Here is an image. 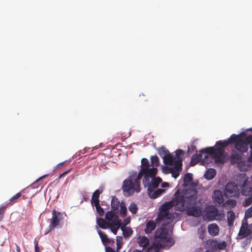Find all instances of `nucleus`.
I'll return each instance as SVG.
<instances>
[{
    "label": "nucleus",
    "mask_w": 252,
    "mask_h": 252,
    "mask_svg": "<svg viewBox=\"0 0 252 252\" xmlns=\"http://www.w3.org/2000/svg\"><path fill=\"white\" fill-rule=\"evenodd\" d=\"M141 162V169L139 173L134 171L130 172L128 178L123 182L122 189L126 196H129L135 192L140 191L141 179L143 175L148 173L151 169L148 159L143 158Z\"/></svg>",
    "instance_id": "nucleus-1"
},
{
    "label": "nucleus",
    "mask_w": 252,
    "mask_h": 252,
    "mask_svg": "<svg viewBox=\"0 0 252 252\" xmlns=\"http://www.w3.org/2000/svg\"><path fill=\"white\" fill-rule=\"evenodd\" d=\"M239 135L232 134L227 140H220L216 143L214 147H209L202 149L200 152L205 153V158L214 160L217 164H223L226 159L227 153L224 152V148L232 143V139H236Z\"/></svg>",
    "instance_id": "nucleus-2"
},
{
    "label": "nucleus",
    "mask_w": 252,
    "mask_h": 252,
    "mask_svg": "<svg viewBox=\"0 0 252 252\" xmlns=\"http://www.w3.org/2000/svg\"><path fill=\"white\" fill-rule=\"evenodd\" d=\"M157 171V168L151 167L148 173L143 175V186L147 189L148 196L152 199L158 197L166 191L165 189H158L162 179L159 177H156Z\"/></svg>",
    "instance_id": "nucleus-3"
},
{
    "label": "nucleus",
    "mask_w": 252,
    "mask_h": 252,
    "mask_svg": "<svg viewBox=\"0 0 252 252\" xmlns=\"http://www.w3.org/2000/svg\"><path fill=\"white\" fill-rule=\"evenodd\" d=\"M198 191L194 186L189 187L175 194L176 201L179 206V210L183 211L186 208L195 205L198 201Z\"/></svg>",
    "instance_id": "nucleus-4"
},
{
    "label": "nucleus",
    "mask_w": 252,
    "mask_h": 252,
    "mask_svg": "<svg viewBox=\"0 0 252 252\" xmlns=\"http://www.w3.org/2000/svg\"><path fill=\"white\" fill-rule=\"evenodd\" d=\"M158 154L162 158L164 164H173L179 168L182 166V155H184L185 152L183 150L178 149L175 151V155L170 154L168 150L164 146L158 149Z\"/></svg>",
    "instance_id": "nucleus-5"
},
{
    "label": "nucleus",
    "mask_w": 252,
    "mask_h": 252,
    "mask_svg": "<svg viewBox=\"0 0 252 252\" xmlns=\"http://www.w3.org/2000/svg\"><path fill=\"white\" fill-rule=\"evenodd\" d=\"M161 227L156 230L155 237L156 239L160 240L163 248L168 249L175 243L174 239L169 235V232L172 229L168 228L165 224H161Z\"/></svg>",
    "instance_id": "nucleus-6"
},
{
    "label": "nucleus",
    "mask_w": 252,
    "mask_h": 252,
    "mask_svg": "<svg viewBox=\"0 0 252 252\" xmlns=\"http://www.w3.org/2000/svg\"><path fill=\"white\" fill-rule=\"evenodd\" d=\"M204 217L209 221L221 220L224 217L222 211H219L216 206L210 205L206 206L204 210Z\"/></svg>",
    "instance_id": "nucleus-7"
},
{
    "label": "nucleus",
    "mask_w": 252,
    "mask_h": 252,
    "mask_svg": "<svg viewBox=\"0 0 252 252\" xmlns=\"http://www.w3.org/2000/svg\"><path fill=\"white\" fill-rule=\"evenodd\" d=\"M176 216V213L171 211L167 213H159L156 220L158 223L165 224L168 228L172 229L171 222L174 220Z\"/></svg>",
    "instance_id": "nucleus-8"
},
{
    "label": "nucleus",
    "mask_w": 252,
    "mask_h": 252,
    "mask_svg": "<svg viewBox=\"0 0 252 252\" xmlns=\"http://www.w3.org/2000/svg\"><path fill=\"white\" fill-rule=\"evenodd\" d=\"M236 139H232V144L234 140H236L235 143V148L240 153H244L248 151L249 148L248 146V143L246 141V134L245 132H242Z\"/></svg>",
    "instance_id": "nucleus-9"
},
{
    "label": "nucleus",
    "mask_w": 252,
    "mask_h": 252,
    "mask_svg": "<svg viewBox=\"0 0 252 252\" xmlns=\"http://www.w3.org/2000/svg\"><path fill=\"white\" fill-rule=\"evenodd\" d=\"M241 178L244 180L241 187V193L243 195H252V178L243 175Z\"/></svg>",
    "instance_id": "nucleus-10"
},
{
    "label": "nucleus",
    "mask_w": 252,
    "mask_h": 252,
    "mask_svg": "<svg viewBox=\"0 0 252 252\" xmlns=\"http://www.w3.org/2000/svg\"><path fill=\"white\" fill-rule=\"evenodd\" d=\"M62 219V214L60 212H57L55 210H54L52 212V217L50 220L49 229L46 232V234L53 230L55 227H61L60 222Z\"/></svg>",
    "instance_id": "nucleus-11"
},
{
    "label": "nucleus",
    "mask_w": 252,
    "mask_h": 252,
    "mask_svg": "<svg viewBox=\"0 0 252 252\" xmlns=\"http://www.w3.org/2000/svg\"><path fill=\"white\" fill-rule=\"evenodd\" d=\"M200 152V151H199ZM205 153L200 152L199 154H193L191 157V159L190 162V165L193 166L199 161H201V164L203 165H207L210 162L211 160L208 159V158H205Z\"/></svg>",
    "instance_id": "nucleus-12"
},
{
    "label": "nucleus",
    "mask_w": 252,
    "mask_h": 252,
    "mask_svg": "<svg viewBox=\"0 0 252 252\" xmlns=\"http://www.w3.org/2000/svg\"><path fill=\"white\" fill-rule=\"evenodd\" d=\"M105 219L110 225H120L121 224V220L119 219V217L112 211H108L105 215Z\"/></svg>",
    "instance_id": "nucleus-13"
},
{
    "label": "nucleus",
    "mask_w": 252,
    "mask_h": 252,
    "mask_svg": "<svg viewBox=\"0 0 252 252\" xmlns=\"http://www.w3.org/2000/svg\"><path fill=\"white\" fill-rule=\"evenodd\" d=\"M225 191L231 196H235L239 194L238 187L234 183H227L225 187Z\"/></svg>",
    "instance_id": "nucleus-14"
},
{
    "label": "nucleus",
    "mask_w": 252,
    "mask_h": 252,
    "mask_svg": "<svg viewBox=\"0 0 252 252\" xmlns=\"http://www.w3.org/2000/svg\"><path fill=\"white\" fill-rule=\"evenodd\" d=\"M176 201V200L174 197L171 201L169 202H165L162 204V205L159 208V213H163V212L164 213H167L168 212H170V208L172 206H175V208H177L179 210V206L177 202Z\"/></svg>",
    "instance_id": "nucleus-15"
},
{
    "label": "nucleus",
    "mask_w": 252,
    "mask_h": 252,
    "mask_svg": "<svg viewBox=\"0 0 252 252\" xmlns=\"http://www.w3.org/2000/svg\"><path fill=\"white\" fill-rule=\"evenodd\" d=\"M176 201V200L174 197L171 201L169 202H165L162 204V205L159 208V213H163V212L164 213H167L168 212H170V208L172 206H175V208H177L179 210V206L177 202Z\"/></svg>",
    "instance_id": "nucleus-16"
},
{
    "label": "nucleus",
    "mask_w": 252,
    "mask_h": 252,
    "mask_svg": "<svg viewBox=\"0 0 252 252\" xmlns=\"http://www.w3.org/2000/svg\"><path fill=\"white\" fill-rule=\"evenodd\" d=\"M252 233V224H250L249 226H241L238 236L240 239L244 238Z\"/></svg>",
    "instance_id": "nucleus-17"
},
{
    "label": "nucleus",
    "mask_w": 252,
    "mask_h": 252,
    "mask_svg": "<svg viewBox=\"0 0 252 252\" xmlns=\"http://www.w3.org/2000/svg\"><path fill=\"white\" fill-rule=\"evenodd\" d=\"M212 197L216 205H220L223 203L224 199L222 193L219 190H216L214 191Z\"/></svg>",
    "instance_id": "nucleus-18"
},
{
    "label": "nucleus",
    "mask_w": 252,
    "mask_h": 252,
    "mask_svg": "<svg viewBox=\"0 0 252 252\" xmlns=\"http://www.w3.org/2000/svg\"><path fill=\"white\" fill-rule=\"evenodd\" d=\"M104 189L103 186H100L99 189H96L93 193L91 199V203L93 206L94 204L99 203V197L100 193H101Z\"/></svg>",
    "instance_id": "nucleus-19"
},
{
    "label": "nucleus",
    "mask_w": 252,
    "mask_h": 252,
    "mask_svg": "<svg viewBox=\"0 0 252 252\" xmlns=\"http://www.w3.org/2000/svg\"><path fill=\"white\" fill-rule=\"evenodd\" d=\"M183 186L185 187H187L188 186H194L195 187H196V184L193 183V182L192 174L190 173H187L185 175L184 178Z\"/></svg>",
    "instance_id": "nucleus-20"
},
{
    "label": "nucleus",
    "mask_w": 252,
    "mask_h": 252,
    "mask_svg": "<svg viewBox=\"0 0 252 252\" xmlns=\"http://www.w3.org/2000/svg\"><path fill=\"white\" fill-rule=\"evenodd\" d=\"M185 209L188 210V214L189 216L199 217L201 215V210L200 207L193 205Z\"/></svg>",
    "instance_id": "nucleus-21"
},
{
    "label": "nucleus",
    "mask_w": 252,
    "mask_h": 252,
    "mask_svg": "<svg viewBox=\"0 0 252 252\" xmlns=\"http://www.w3.org/2000/svg\"><path fill=\"white\" fill-rule=\"evenodd\" d=\"M217 174L216 170L212 168L208 169L204 174V177L207 180L213 179Z\"/></svg>",
    "instance_id": "nucleus-22"
},
{
    "label": "nucleus",
    "mask_w": 252,
    "mask_h": 252,
    "mask_svg": "<svg viewBox=\"0 0 252 252\" xmlns=\"http://www.w3.org/2000/svg\"><path fill=\"white\" fill-rule=\"evenodd\" d=\"M208 232L212 236H216L219 234V227L216 223L211 224L208 225Z\"/></svg>",
    "instance_id": "nucleus-23"
},
{
    "label": "nucleus",
    "mask_w": 252,
    "mask_h": 252,
    "mask_svg": "<svg viewBox=\"0 0 252 252\" xmlns=\"http://www.w3.org/2000/svg\"><path fill=\"white\" fill-rule=\"evenodd\" d=\"M161 248H163V246L161 243H154L148 248L147 252H158Z\"/></svg>",
    "instance_id": "nucleus-24"
},
{
    "label": "nucleus",
    "mask_w": 252,
    "mask_h": 252,
    "mask_svg": "<svg viewBox=\"0 0 252 252\" xmlns=\"http://www.w3.org/2000/svg\"><path fill=\"white\" fill-rule=\"evenodd\" d=\"M137 240L140 247H146L149 244V240L146 236H139Z\"/></svg>",
    "instance_id": "nucleus-25"
},
{
    "label": "nucleus",
    "mask_w": 252,
    "mask_h": 252,
    "mask_svg": "<svg viewBox=\"0 0 252 252\" xmlns=\"http://www.w3.org/2000/svg\"><path fill=\"white\" fill-rule=\"evenodd\" d=\"M156 226V223L152 220H149L146 223V228L145 229V232L146 234L151 233L154 230Z\"/></svg>",
    "instance_id": "nucleus-26"
},
{
    "label": "nucleus",
    "mask_w": 252,
    "mask_h": 252,
    "mask_svg": "<svg viewBox=\"0 0 252 252\" xmlns=\"http://www.w3.org/2000/svg\"><path fill=\"white\" fill-rule=\"evenodd\" d=\"M97 224L99 227L105 229L110 227V224L102 218L97 219Z\"/></svg>",
    "instance_id": "nucleus-27"
},
{
    "label": "nucleus",
    "mask_w": 252,
    "mask_h": 252,
    "mask_svg": "<svg viewBox=\"0 0 252 252\" xmlns=\"http://www.w3.org/2000/svg\"><path fill=\"white\" fill-rule=\"evenodd\" d=\"M169 165L173 166V170L172 172H171L170 173H171L172 177H173L175 179H176L179 176V172L180 170L182 169V166H181V167L178 168L176 166L175 164Z\"/></svg>",
    "instance_id": "nucleus-28"
},
{
    "label": "nucleus",
    "mask_w": 252,
    "mask_h": 252,
    "mask_svg": "<svg viewBox=\"0 0 252 252\" xmlns=\"http://www.w3.org/2000/svg\"><path fill=\"white\" fill-rule=\"evenodd\" d=\"M119 205L120 202L118 199L116 197L113 196L111 200L112 209L114 211L117 210L119 208Z\"/></svg>",
    "instance_id": "nucleus-29"
},
{
    "label": "nucleus",
    "mask_w": 252,
    "mask_h": 252,
    "mask_svg": "<svg viewBox=\"0 0 252 252\" xmlns=\"http://www.w3.org/2000/svg\"><path fill=\"white\" fill-rule=\"evenodd\" d=\"M151 165L152 167H156L158 166L159 165V158L157 155L152 156L151 157Z\"/></svg>",
    "instance_id": "nucleus-30"
},
{
    "label": "nucleus",
    "mask_w": 252,
    "mask_h": 252,
    "mask_svg": "<svg viewBox=\"0 0 252 252\" xmlns=\"http://www.w3.org/2000/svg\"><path fill=\"white\" fill-rule=\"evenodd\" d=\"M133 233V230L129 226H127L126 229L123 231V235L125 238H128L131 236Z\"/></svg>",
    "instance_id": "nucleus-31"
},
{
    "label": "nucleus",
    "mask_w": 252,
    "mask_h": 252,
    "mask_svg": "<svg viewBox=\"0 0 252 252\" xmlns=\"http://www.w3.org/2000/svg\"><path fill=\"white\" fill-rule=\"evenodd\" d=\"M120 214L122 217L124 218L126 216L127 209L125 203L122 202L120 204Z\"/></svg>",
    "instance_id": "nucleus-32"
},
{
    "label": "nucleus",
    "mask_w": 252,
    "mask_h": 252,
    "mask_svg": "<svg viewBox=\"0 0 252 252\" xmlns=\"http://www.w3.org/2000/svg\"><path fill=\"white\" fill-rule=\"evenodd\" d=\"M129 211L133 214H135L137 212L138 208L134 203H131L128 207Z\"/></svg>",
    "instance_id": "nucleus-33"
},
{
    "label": "nucleus",
    "mask_w": 252,
    "mask_h": 252,
    "mask_svg": "<svg viewBox=\"0 0 252 252\" xmlns=\"http://www.w3.org/2000/svg\"><path fill=\"white\" fill-rule=\"evenodd\" d=\"M94 206H95L96 212L99 214V215L100 216H103L104 211L103 209L100 206L99 203L94 204Z\"/></svg>",
    "instance_id": "nucleus-34"
},
{
    "label": "nucleus",
    "mask_w": 252,
    "mask_h": 252,
    "mask_svg": "<svg viewBox=\"0 0 252 252\" xmlns=\"http://www.w3.org/2000/svg\"><path fill=\"white\" fill-rule=\"evenodd\" d=\"M249 196L246 198L243 202V206L244 207H248L252 203V195H249Z\"/></svg>",
    "instance_id": "nucleus-35"
},
{
    "label": "nucleus",
    "mask_w": 252,
    "mask_h": 252,
    "mask_svg": "<svg viewBox=\"0 0 252 252\" xmlns=\"http://www.w3.org/2000/svg\"><path fill=\"white\" fill-rule=\"evenodd\" d=\"M173 168L164 165L162 167V171L164 174H169L172 172Z\"/></svg>",
    "instance_id": "nucleus-36"
},
{
    "label": "nucleus",
    "mask_w": 252,
    "mask_h": 252,
    "mask_svg": "<svg viewBox=\"0 0 252 252\" xmlns=\"http://www.w3.org/2000/svg\"><path fill=\"white\" fill-rule=\"evenodd\" d=\"M246 141L248 143V146H250V148L252 150V134L246 136Z\"/></svg>",
    "instance_id": "nucleus-37"
},
{
    "label": "nucleus",
    "mask_w": 252,
    "mask_h": 252,
    "mask_svg": "<svg viewBox=\"0 0 252 252\" xmlns=\"http://www.w3.org/2000/svg\"><path fill=\"white\" fill-rule=\"evenodd\" d=\"M100 238H101V241L103 244H108L110 243V240L107 238V236L105 234H103Z\"/></svg>",
    "instance_id": "nucleus-38"
},
{
    "label": "nucleus",
    "mask_w": 252,
    "mask_h": 252,
    "mask_svg": "<svg viewBox=\"0 0 252 252\" xmlns=\"http://www.w3.org/2000/svg\"><path fill=\"white\" fill-rule=\"evenodd\" d=\"M245 218H251L252 217V205L246 210L245 213Z\"/></svg>",
    "instance_id": "nucleus-39"
},
{
    "label": "nucleus",
    "mask_w": 252,
    "mask_h": 252,
    "mask_svg": "<svg viewBox=\"0 0 252 252\" xmlns=\"http://www.w3.org/2000/svg\"><path fill=\"white\" fill-rule=\"evenodd\" d=\"M120 225H110L109 228H110L111 232L114 234L116 235L118 230L119 229Z\"/></svg>",
    "instance_id": "nucleus-40"
},
{
    "label": "nucleus",
    "mask_w": 252,
    "mask_h": 252,
    "mask_svg": "<svg viewBox=\"0 0 252 252\" xmlns=\"http://www.w3.org/2000/svg\"><path fill=\"white\" fill-rule=\"evenodd\" d=\"M116 243L118 248L122 246L123 244V237L122 236H118L116 237Z\"/></svg>",
    "instance_id": "nucleus-41"
},
{
    "label": "nucleus",
    "mask_w": 252,
    "mask_h": 252,
    "mask_svg": "<svg viewBox=\"0 0 252 252\" xmlns=\"http://www.w3.org/2000/svg\"><path fill=\"white\" fill-rule=\"evenodd\" d=\"M235 213L233 211H229L227 212V219L234 220V219L235 218Z\"/></svg>",
    "instance_id": "nucleus-42"
},
{
    "label": "nucleus",
    "mask_w": 252,
    "mask_h": 252,
    "mask_svg": "<svg viewBox=\"0 0 252 252\" xmlns=\"http://www.w3.org/2000/svg\"><path fill=\"white\" fill-rule=\"evenodd\" d=\"M240 158V156L239 154L235 153H232L231 156V159L233 160H238Z\"/></svg>",
    "instance_id": "nucleus-43"
},
{
    "label": "nucleus",
    "mask_w": 252,
    "mask_h": 252,
    "mask_svg": "<svg viewBox=\"0 0 252 252\" xmlns=\"http://www.w3.org/2000/svg\"><path fill=\"white\" fill-rule=\"evenodd\" d=\"M21 193H20V192L16 193L15 195H14L13 196H12L10 199V201H13L16 200L19 197H20L21 196Z\"/></svg>",
    "instance_id": "nucleus-44"
},
{
    "label": "nucleus",
    "mask_w": 252,
    "mask_h": 252,
    "mask_svg": "<svg viewBox=\"0 0 252 252\" xmlns=\"http://www.w3.org/2000/svg\"><path fill=\"white\" fill-rule=\"evenodd\" d=\"M247 219H248V218H245V217H244V219L242 220V223L241 226H250V224H249L248 223Z\"/></svg>",
    "instance_id": "nucleus-45"
},
{
    "label": "nucleus",
    "mask_w": 252,
    "mask_h": 252,
    "mask_svg": "<svg viewBox=\"0 0 252 252\" xmlns=\"http://www.w3.org/2000/svg\"><path fill=\"white\" fill-rule=\"evenodd\" d=\"M65 162V161H63V162H61L59 163V164H58L57 165H56L54 167L53 171H55L58 170V169H59L62 165H63L64 164Z\"/></svg>",
    "instance_id": "nucleus-46"
},
{
    "label": "nucleus",
    "mask_w": 252,
    "mask_h": 252,
    "mask_svg": "<svg viewBox=\"0 0 252 252\" xmlns=\"http://www.w3.org/2000/svg\"><path fill=\"white\" fill-rule=\"evenodd\" d=\"M5 207V206H3L0 208V220L3 218Z\"/></svg>",
    "instance_id": "nucleus-47"
},
{
    "label": "nucleus",
    "mask_w": 252,
    "mask_h": 252,
    "mask_svg": "<svg viewBox=\"0 0 252 252\" xmlns=\"http://www.w3.org/2000/svg\"><path fill=\"white\" fill-rule=\"evenodd\" d=\"M34 244L35 245V252H40L39 250V247L38 245V241L35 239L34 240Z\"/></svg>",
    "instance_id": "nucleus-48"
},
{
    "label": "nucleus",
    "mask_w": 252,
    "mask_h": 252,
    "mask_svg": "<svg viewBox=\"0 0 252 252\" xmlns=\"http://www.w3.org/2000/svg\"><path fill=\"white\" fill-rule=\"evenodd\" d=\"M106 252H116L115 251L110 247H107L105 248Z\"/></svg>",
    "instance_id": "nucleus-49"
},
{
    "label": "nucleus",
    "mask_w": 252,
    "mask_h": 252,
    "mask_svg": "<svg viewBox=\"0 0 252 252\" xmlns=\"http://www.w3.org/2000/svg\"><path fill=\"white\" fill-rule=\"evenodd\" d=\"M161 183V187L162 188H166V187H168L169 186V184L168 183H167V182H163V183Z\"/></svg>",
    "instance_id": "nucleus-50"
},
{
    "label": "nucleus",
    "mask_w": 252,
    "mask_h": 252,
    "mask_svg": "<svg viewBox=\"0 0 252 252\" xmlns=\"http://www.w3.org/2000/svg\"><path fill=\"white\" fill-rule=\"evenodd\" d=\"M130 222V219L129 218H127L126 219H125L124 220V225H126L127 224H128Z\"/></svg>",
    "instance_id": "nucleus-51"
},
{
    "label": "nucleus",
    "mask_w": 252,
    "mask_h": 252,
    "mask_svg": "<svg viewBox=\"0 0 252 252\" xmlns=\"http://www.w3.org/2000/svg\"><path fill=\"white\" fill-rule=\"evenodd\" d=\"M248 161L249 162H252V150H251L250 155V156L248 158Z\"/></svg>",
    "instance_id": "nucleus-52"
},
{
    "label": "nucleus",
    "mask_w": 252,
    "mask_h": 252,
    "mask_svg": "<svg viewBox=\"0 0 252 252\" xmlns=\"http://www.w3.org/2000/svg\"><path fill=\"white\" fill-rule=\"evenodd\" d=\"M70 171V170H68L65 172H64L62 174H61L59 177H58V179H60L62 177H63V176H64L65 175L67 174Z\"/></svg>",
    "instance_id": "nucleus-53"
},
{
    "label": "nucleus",
    "mask_w": 252,
    "mask_h": 252,
    "mask_svg": "<svg viewBox=\"0 0 252 252\" xmlns=\"http://www.w3.org/2000/svg\"><path fill=\"white\" fill-rule=\"evenodd\" d=\"M84 200L87 201L89 199L88 196L87 195V193L84 192L82 194Z\"/></svg>",
    "instance_id": "nucleus-54"
},
{
    "label": "nucleus",
    "mask_w": 252,
    "mask_h": 252,
    "mask_svg": "<svg viewBox=\"0 0 252 252\" xmlns=\"http://www.w3.org/2000/svg\"><path fill=\"white\" fill-rule=\"evenodd\" d=\"M127 226H126V225H124V224H122L121 223V224L120 225V228L121 229V230L122 231V232H123V231H124L126 229V227Z\"/></svg>",
    "instance_id": "nucleus-55"
},
{
    "label": "nucleus",
    "mask_w": 252,
    "mask_h": 252,
    "mask_svg": "<svg viewBox=\"0 0 252 252\" xmlns=\"http://www.w3.org/2000/svg\"><path fill=\"white\" fill-rule=\"evenodd\" d=\"M227 224L229 226H231L233 223V220L227 219Z\"/></svg>",
    "instance_id": "nucleus-56"
},
{
    "label": "nucleus",
    "mask_w": 252,
    "mask_h": 252,
    "mask_svg": "<svg viewBox=\"0 0 252 252\" xmlns=\"http://www.w3.org/2000/svg\"><path fill=\"white\" fill-rule=\"evenodd\" d=\"M48 176V174H45L43 175L42 176L39 178L38 179L36 180V182L38 181L39 180H41V179L44 178L45 177H47Z\"/></svg>",
    "instance_id": "nucleus-57"
},
{
    "label": "nucleus",
    "mask_w": 252,
    "mask_h": 252,
    "mask_svg": "<svg viewBox=\"0 0 252 252\" xmlns=\"http://www.w3.org/2000/svg\"><path fill=\"white\" fill-rule=\"evenodd\" d=\"M97 231V233L99 234L100 237L101 236H102V235L103 234V233H102V232L101 231V230L99 229H98Z\"/></svg>",
    "instance_id": "nucleus-58"
},
{
    "label": "nucleus",
    "mask_w": 252,
    "mask_h": 252,
    "mask_svg": "<svg viewBox=\"0 0 252 252\" xmlns=\"http://www.w3.org/2000/svg\"><path fill=\"white\" fill-rule=\"evenodd\" d=\"M143 250V249H142V250L135 249V250H134L132 252H142Z\"/></svg>",
    "instance_id": "nucleus-59"
},
{
    "label": "nucleus",
    "mask_w": 252,
    "mask_h": 252,
    "mask_svg": "<svg viewBox=\"0 0 252 252\" xmlns=\"http://www.w3.org/2000/svg\"><path fill=\"white\" fill-rule=\"evenodd\" d=\"M203 229H202L201 227L199 228L198 229V233H201V232H203Z\"/></svg>",
    "instance_id": "nucleus-60"
},
{
    "label": "nucleus",
    "mask_w": 252,
    "mask_h": 252,
    "mask_svg": "<svg viewBox=\"0 0 252 252\" xmlns=\"http://www.w3.org/2000/svg\"><path fill=\"white\" fill-rule=\"evenodd\" d=\"M99 146H95V147H92V151H93V150H94V149H96L98 148H99Z\"/></svg>",
    "instance_id": "nucleus-61"
},
{
    "label": "nucleus",
    "mask_w": 252,
    "mask_h": 252,
    "mask_svg": "<svg viewBox=\"0 0 252 252\" xmlns=\"http://www.w3.org/2000/svg\"><path fill=\"white\" fill-rule=\"evenodd\" d=\"M191 146L192 149L193 150H195V149H196V147H195V146L191 145Z\"/></svg>",
    "instance_id": "nucleus-62"
},
{
    "label": "nucleus",
    "mask_w": 252,
    "mask_h": 252,
    "mask_svg": "<svg viewBox=\"0 0 252 252\" xmlns=\"http://www.w3.org/2000/svg\"><path fill=\"white\" fill-rule=\"evenodd\" d=\"M189 151H190V150H189V147H188V150L187 152L189 153Z\"/></svg>",
    "instance_id": "nucleus-63"
},
{
    "label": "nucleus",
    "mask_w": 252,
    "mask_h": 252,
    "mask_svg": "<svg viewBox=\"0 0 252 252\" xmlns=\"http://www.w3.org/2000/svg\"><path fill=\"white\" fill-rule=\"evenodd\" d=\"M84 150H85V152L87 151V148H85Z\"/></svg>",
    "instance_id": "nucleus-64"
}]
</instances>
